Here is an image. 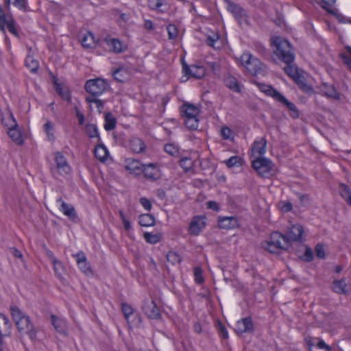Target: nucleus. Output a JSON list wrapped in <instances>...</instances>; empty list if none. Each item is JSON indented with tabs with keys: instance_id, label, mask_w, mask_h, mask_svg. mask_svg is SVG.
I'll return each instance as SVG.
<instances>
[{
	"instance_id": "f257e3e1",
	"label": "nucleus",
	"mask_w": 351,
	"mask_h": 351,
	"mask_svg": "<svg viewBox=\"0 0 351 351\" xmlns=\"http://www.w3.org/2000/svg\"><path fill=\"white\" fill-rule=\"evenodd\" d=\"M10 309L12 317L20 335L21 336L27 335L32 340L35 339L37 330L32 322L30 317L15 305L10 306Z\"/></svg>"
},
{
	"instance_id": "f03ea898",
	"label": "nucleus",
	"mask_w": 351,
	"mask_h": 351,
	"mask_svg": "<svg viewBox=\"0 0 351 351\" xmlns=\"http://www.w3.org/2000/svg\"><path fill=\"white\" fill-rule=\"evenodd\" d=\"M271 46L275 56L284 63H292L295 56L290 43L281 36H273L271 40Z\"/></svg>"
},
{
	"instance_id": "7ed1b4c3",
	"label": "nucleus",
	"mask_w": 351,
	"mask_h": 351,
	"mask_svg": "<svg viewBox=\"0 0 351 351\" xmlns=\"http://www.w3.org/2000/svg\"><path fill=\"white\" fill-rule=\"evenodd\" d=\"M291 246L287 236L274 232L270 234L269 239L262 243V247L271 254H278L281 250L287 251Z\"/></svg>"
},
{
	"instance_id": "20e7f679",
	"label": "nucleus",
	"mask_w": 351,
	"mask_h": 351,
	"mask_svg": "<svg viewBox=\"0 0 351 351\" xmlns=\"http://www.w3.org/2000/svg\"><path fill=\"white\" fill-rule=\"evenodd\" d=\"M241 63L252 75L264 76L267 73V66L250 53H243L240 58Z\"/></svg>"
},
{
	"instance_id": "39448f33",
	"label": "nucleus",
	"mask_w": 351,
	"mask_h": 351,
	"mask_svg": "<svg viewBox=\"0 0 351 351\" xmlns=\"http://www.w3.org/2000/svg\"><path fill=\"white\" fill-rule=\"evenodd\" d=\"M180 112L185 125L190 130H197L199 125V108L193 104H184L180 108Z\"/></svg>"
},
{
	"instance_id": "423d86ee",
	"label": "nucleus",
	"mask_w": 351,
	"mask_h": 351,
	"mask_svg": "<svg viewBox=\"0 0 351 351\" xmlns=\"http://www.w3.org/2000/svg\"><path fill=\"white\" fill-rule=\"evenodd\" d=\"M84 88L90 94L89 97H97L107 90L108 84L101 78L91 79L86 81Z\"/></svg>"
},
{
	"instance_id": "0eeeda50",
	"label": "nucleus",
	"mask_w": 351,
	"mask_h": 351,
	"mask_svg": "<svg viewBox=\"0 0 351 351\" xmlns=\"http://www.w3.org/2000/svg\"><path fill=\"white\" fill-rule=\"evenodd\" d=\"M252 167L262 177H268L272 170V162L265 158L258 157L252 162Z\"/></svg>"
},
{
	"instance_id": "6e6552de",
	"label": "nucleus",
	"mask_w": 351,
	"mask_h": 351,
	"mask_svg": "<svg viewBox=\"0 0 351 351\" xmlns=\"http://www.w3.org/2000/svg\"><path fill=\"white\" fill-rule=\"evenodd\" d=\"M142 309L149 318L159 319L161 316L160 308L152 298H147L143 301Z\"/></svg>"
},
{
	"instance_id": "1a4fd4ad",
	"label": "nucleus",
	"mask_w": 351,
	"mask_h": 351,
	"mask_svg": "<svg viewBox=\"0 0 351 351\" xmlns=\"http://www.w3.org/2000/svg\"><path fill=\"white\" fill-rule=\"evenodd\" d=\"M206 217L203 215L195 216L189 223L188 231L191 235L197 236L205 228Z\"/></svg>"
},
{
	"instance_id": "9d476101",
	"label": "nucleus",
	"mask_w": 351,
	"mask_h": 351,
	"mask_svg": "<svg viewBox=\"0 0 351 351\" xmlns=\"http://www.w3.org/2000/svg\"><path fill=\"white\" fill-rule=\"evenodd\" d=\"M54 159L59 173L69 174L71 172V168L65 156L61 152H56L54 154Z\"/></svg>"
},
{
	"instance_id": "9b49d317",
	"label": "nucleus",
	"mask_w": 351,
	"mask_h": 351,
	"mask_svg": "<svg viewBox=\"0 0 351 351\" xmlns=\"http://www.w3.org/2000/svg\"><path fill=\"white\" fill-rule=\"evenodd\" d=\"M10 121L11 123L7 126L8 127V134L9 136L18 145H21L23 143V140L21 136L20 130L17 128V124L16 120L13 118L12 115L10 116Z\"/></svg>"
},
{
	"instance_id": "f8f14e48",
	"label": "nucleus",
	"mask_w": 351,
	"mask_h": 351,
	"mask_svg": "<svg viewBox=\"0 0 351 351\" xmlns=\"http://www.w3.org/2000/svg\"><path fill=\"white\" fill-rule=\"evenodd\" d=\"M144 177L150 180H156L160 178V173L157 163L144 164L143 172Z\"/></svg>"
},
{
	"instance_id": "ddd939ff",
	"label": "nucleus",
	"mask_w": 351,
	"mask_h": 351,
	"mask_svg": "<svg viewBox=\"0 0 351 351\" xmlns=\"http://www.w3.org/2000/svg\"><path fill=\"white\" fill-rule=\"evenodd\" d=\"M125 168L131 174L138 176L142 173L144 168V164H141L139 160L127 158L125 160Z\"/></svg>"
},
{
	"instance_id": "4468645a",
	"label": "nucleus",
	"mask_w": 351,
	"mask_h": 351,
	"mask_svg": "<svg viewBox=\"0 0 351 351\" xmlns=\"http://www.w3.org/2000/svg\"><path fill=\"white\" fill-rule=\"evenodd\" d=\"M304 233V228L300 224H294L289 228L287 231V237L289 239V241H298L301 242L302 240V234Z\"/></svg>"
},
{
	"instance_id": "2eb2a0df",
	"label": "nucleus",
	"mask_w": 351,
	"mask_h": 351,
	"mask_svg": "<svg viewBox=\"0 0 351 351\" xmlns=\"http://www.w3.org/2000/svg\"><path fill=\"white\" fill-rule=\"evenodd\" d=\"M105 43L108 47L109 49L115 53H119L125 49V46L117 38H114L110 36H106L104 39Z\"/></svg>"
},
{
	"instance_id": "dca6fc26",
	"label": "nucleus",
	"mask_w": 351,
	"mask_h": 351,
	"mask_svg": "<svg viewBox=\"0 0 351 351\" xmlns=\"http://www.w3.org/2000/svg\"><path fill=\"white\" fill-rule=\"evenodd\" d=\"M183 71L186 75L197 79H199L205 75V69L203 66L194 64L190 66L188 65L184 66Z\"/></svg>"
},
{
	"instance_id": "f3484780",
	"label": "nucleus",
	"mask_w": 351,
	"mask_h": 351,
	"mask_svg": "<svg viewBox=\"0 0 351 351\" xmlns=\"http://www.w3.org/2000/svg\"><path fill=\"white\" fill-rule=\"evenodd\" d=\"M236 330L238 332H251L254 330V325L252 319L245 317L238 321L236 324Z\"/></svg>"
},
{
	"instance_id": "a211bd4d",
	"label": "nucleus",
	"mask_w": 351,
	"mask_h": 351,
	"mask_svg": "<svg viewBox=\"0 0 351 351\" xmlns=\"http://www.w3.org/2000/svg\"><path fill=\"white\" fill-rule=\"evenodd\" d=\"M73 256L75 257L78 267L83 273L86 274H91L90 264L88 263L84 252H80Z\"/></svg>"
},
{
	"instance_id": "6ab92c4d",
	"label": "nucleus",
	"mask_w": 351,
	"mask_h": 351,
	"mask_svg": "<svg viewBox=\"0 0 351 351\" xmlns=\"http://www.w3.org/2000/svg\"><path fill=\"white\" fill-rule=\"evenodd\" d=\"M266 145H267V141H266L265 138L263 137L258 140H256L253 143L252 147L251 149L252 155L254 156L256 154H257L259 156L264 155L266 152Z\"/></svg>"
},
{
	"instance_id": "aec40b11",
	"label": "nucleus",
	"mask_w": 351,
	"mask_h": 351,
	"mask_svg": "<svg viewBox=\"0 0 351 351\" xmlns=\"http://www.w3.org/2000/svg\"><path fill=\"white\" fill-rule=\"evenodd\" d=\"M51 323L57 332L67 335V324L64 319L58 317L54 315H51Z\"/></svg>"
},
{
	"instance_id": "412c9836",
	"label": "nucleus",
	"mask_w": 351,
	"mask_h": 351,
	"mask_svg": "<svg viewBox=\"0 0 351 351\" xmlns=\"http://www.w3.org/2000/svg\"><path fill=\"white\" fill-rule=\"evenodd\" d=\"M319 89L322 94L328 98H332L337 100L340 99L339 93L332 84L329 85L326 83H323L319 86Z\"/></svg>"
},
{
	"instance_id": "4be33fe9",
	"label": "nucleus",
	"mask_w": 351,
	"mask_h": 351,
	"mask_svg": "<svg viewBox=\"0 0 351 351\" xmlns=\"http://www.w3.org/2000/svg\"><path fill=\"white\" fill-rule=\"evenodd\" d=\"M129 147L133 153L140 154L145 150L146 145L142 139L134 136L129 141Z\"/></svg>"
},
{
	"instance_id": "5701e85b",
	"label": "nucleus",
	"mask_w": 351,
	"mask_h": 351,
	"mask_svg": "<svg viewBox=\"0 0 351 351\" xmlns=\"http://www.w3.org/2000/svg\"><path fill=\"white\" fill-rule=\"evenodd\" d=\"M58 202H60V210L64 213V215L67 216L70 219L74 220L77 218V215L74 207L70 204H66L62 201L61 198L57 200Z\"/></svg>"
},
{
	"instance_id": "b1692460",
	"label": "nucleus",
	"mask_w": 351,
	"mask_h": 351,
	"mask_svg": "<svg viewBox=\"0 0 351 351\" xmlns=\"http://www.w3.org/2000/svg\"><path fill=\"white\" fill-rule=\"evenodd\" d=\"M12 332V324L9 319L0 313V333L3 337L9 336Z\"/></svg>"
},
{
	"instance_id": "393cba45",
	"label": "nucleus",
	"mask_w": 351,
	"mask_h": 351,
	"mask_svg": "<svg viewBox=\"0 0 351 351\" xmlns=\"http://www.w3.org/2000/svg\"><path fill=\"white\" fill-rule=\"evenodd\" d=\"M4 25L7 26V28L8 29L9 32L16 34V29H15L14 26V21L13 19L8 15H1L0 16V28L1 29H3Z\"/></svg>"
},
{
	"instance_id": "a878e982",
	"label": "nucleus",
	"mask_w": 351,
	"mask_h": 351,
	"mask_svg": "<svg viewBox=\"0 0 351 351\" xmlns=\"http://www.w3.org/2000/svg\"><path fill=\"white\" fill-rule=\"evenodd\" d=\"M223 83L226 86H227L231 90L236 93L241 92V86L237 80L234 76L230 75H225L223 78Z\"/></svg>"
},
{
	"instance_id": "bb28decb",
	"label": "nucleus",
	"mask_w": 351,
	"mask_h": 351,
	"mask_svg": "<svg viewBox=\"0 0 351 351\" xmlns=\"http://www.w3.org/2000/svg\"><path fill=\"white\" fill-rule=\"evenodd\" d=\"M259 90L263 93H265L267 95L272 97L276 100L281 95L276 89H275L272 86L265 84L262 83H256Z\"/></svg>"
},
{
	"instance_id": "cd10ccee",
	"label": "nucleus",
	"mask_w": 351,
	"mask_h": 351,
	"mask_svg": "<svg viewBox=\"0 0 351 351\" xmlns=\"http://www.w3.org/2000/svg\"><path fill=\"white\" fill-rule=\"evenodd\" d=\"M332 289L335 293L339 294L348 295L350 293L347 289L346 280L343 278L334 280Z\"/></svg>"
},
{
	"instance_id": "c85d7f7f",
	"label": "nucleus",
	"mask_w": 351,
	"mask_h": 351,
	"mask_svg": "<svg viewBox=\"0 0 351 351\" xmlns=\"http://www.w3.org/2000/svg\"><path fill=\"white\" fill-rule=\"evenodd\" d=\"M239 226L235 217H221V229H232Z\"/></svg>"
},
{
	"instance_id": "c756f323",
	"label": "nucleus",
	"mask_w": 351,
	"mask_h": 351,
	"mask_svg": "<svg viewBox=\"0 0 351 351\" xmlns=\"http://www.w3.org/2000/svg\"><path fill=\"white\" fill-rule=\"evenodd\" d=\"M82 45L87 49H92L96 46V40L93 35L90 32L84 34L81 38Z\"/></svg>"
},
{
	"instance_id": "7c9ffc66",
	"label": "nucleus",
	"mask_w": 351,
	"mask_h": 351,
	"mask_svg": "<svg viewBox=\"0 0 351 351\" xmlns=\"http://www.w3.org/2000/svg\"><path fill=\"white\" fill-rule=\"evenodd\" d=\"M293 81L298 85V88L303 92L307 94L313 93V87L306 82L305 78L302 75H300V76L296 77V79H295Z\"/></svg>"
},
{
	"instance_id": "2f4dec72",
	"label": "nucleus",
	"mask_w": 351,
	"mask_h": 351,
	"mask_svg": "<svg viewBox=\"0 0 351 351\" xmlns=\"http://www.w3.org/2000/svg\"><path fill=\"white\" fill-rule=\"evenodd\" d=\"M114 78L121 82H123L130 77V73L125 67L117 69L112 73Z\"/></svg>"
},
{
	"instance_id": "473e14b6",
	"label": "nucleus",
	"mask_w": 351,
	"mask_h": 351,
	"mask_svg": "<svg viewBox=\"0 0 351 351\" xmlns=\"http://www.w3.org/2000/svg\"><path fill=\"white\" fill-rule=\"evenodd\" d=\"M285 64L287 65L284 67V71L293 80L301 75L298 68L293 64V62L292 63Z\"/></svg>"
},
{
	"instance_id": "72a5a7b5",
	"label": "nucleus",
	"mask_w": 351,
	"mask_h": 351,
	"mask_svg": "<svg viewBox=\"0 0 351 351\" xmlns=\"http://www.w3.org/2000/svg\"><path fill=\"white\" fill-rule=\"evenodd\" d=\"M95 156L101 162L107 160L108 156V151L104 145H98L95 148Z\"/></svg>"
},
{
	"instance_id": "f704fd0d",
	"label": "nucleus",
	"mask_w": 351,
	"mask_h": 351,
	"mask_svg": "<svg viewBox=\"0 0 351 351\" xmlns=\"http://www.w3.org/2000/svg\"><path fill=\"white\" fill-rule=\"evenodd\" d=\"M339 193L342 198L351 206V190L350 187L344 184L339 185Z\"/></svg>"
},
{
	"instance_id": "c9c22d12",
	"label": "nucleus",
	"mask_w": 351,
	"mask_h": 351,
	"mask_svg": "<svg viewBox=\"0 0 351 351\" xmlns=\"http://www.w3.org/2000/svg\"><path fill=\"white\" fill-rule=\"evenodd\" d=\"M138 223L141 226H152L155 223V219L154 216L150 214H143L139 216Z\"/></svg>"
},
{
	"instance_id": "e433bc0d",
	"label": "nucleus",
	"mask_w": 351,
	"mask_h": 351,
	"mask_svg": "<svg viewBox=\"0 0 351 351\" xmlns=\"http://www.w3.org/2000/svg\"><path fill=\"white\" fill-rule=\"evenodd\" d=\"M234 18L239 22L240 25L242 24H249V16L245 10H244L242 7L240 10L234 14Z\"/></svg>"
},
{
	"instance_id": "4c0bfd02",
	"label": "nucleus",
	"mask_w": 351,
	"mask_h": 351,
	"mask_svg": "<svg viewBox=\"0 0 351 351\" xmlns=\"http://www.w3.org/2000/svg\"><path fill=\"white\" fill-rule=\"evenodd\" d=\"M116 119L110 112H107L105 114V123L104 128L107 131L113 130L116 126Z\"/></svg>"
},
{
	"instance_id": "58836bf2",
	"label": "nucleus",
	"mask_w": 351,
	"mask_h": 351,
	"mask_svg": "<svg viewBox=\"0 0 351 351\" xmlns=\"http://www.w3.org/2000/svg\"><path fill=\"white\" fill-rule=\"evenodd\" d=\"M25 62V66L30 70L31 72L36 73L38 71L39 68L38 62L32 56H27Z\"/></svg>"
},
{
	"instance_id": "ea45409f",
	"label": "nucleus",
	"mask_w": 351,
	"mask_h": 351,
	"mask_svg": "<svg viewBox=\"0 0 351 351\" xmlns=\"http://www.w3.org/2000/svg\"><path fill=\"white\" fill-rule=\"evenodd\" d=\"M86 132L90 138H93L96 137L97 138L98 141H100L98 130L95 124H87L86 125Z\"/></svg>"
},
{
	"instance_id": "a19ab883",
	"label": "nucleus",
	"mask_w": 351,
	"mask_h": 351,
	"mask_svg": "<svg viewBox=\"0 0 351 351\" xmlns=\"http://www.w3.org/2000/svg\"><path fill=\"white\" fill-rule=\"evenodd\" d=\"M276 101L285 105L289 110L295 113L296 116H298V111L297 110V107L295 106V105L293 103L288 101L282 94L280 95V97L278 98Z\"/></svg>"
},
{
	"instance_id": "79ce46f5",
	"label": "nucleus",
	"mask_w": 351,
	"mask_h": 351,
	"mask_svg": "<svg viewBox=\"0 0 351 351\" xmlns=\"http://www.w3.org/2000/svg\"><path fill=\"white\" fill-rule=\"evenodd\" d=\"M56 93L61 96L63 99L69 100L70 94L66 88H64L62 84L55 82Z\"/></svg>"
},
{
	"instance_id": "37998d69",
	"label": "nucleus",
	"mask_w": 351,
	"mask_h": 351,
	"mask_svg": "<svg viewBox=\"0 0 351 351\" xmlns=\"http://www.w3.org/2000/svg\"><path fill=\"white\" fill-rule=\"evenodd\" d=\"M223 162L225 163L228 168H232L233 167L241 166L242 165V159L239 156H234L224 160Z\"/></svg>"
},
{
	"instance_id": "c03bdc74",
	"label": "nucleus",
	"mask_w": 351,
	"mask_h": 351,
	"mask_svg": "<svg viewBox=\"0 0 351 351\" xmlns=\"http://www.w3.org/2000/svg\"><path fill=\"white\" fill-rule=\"evenodd\" d=\"M179 165L184 171H189L193 167V160L190 158L184 157L180 160Z\"/></svg>"
},
{
	"instance_id": "a18cd8bd",
	"label": "nucleus",
	"mask_w": 351,
	"mask_h": 351,
	"mask_svg": "<svg viewBox=\"0 0 351 351\" xmlns=\"http://www.w3.org/2000/svg\"><path fill=\"white\" fill-rule=\"evenodd\" d=\"M44 130L47 136L49 141H54V129L53 125L51 121H47L43 126Z\"/></svg>"
},
{
	"instance_id": "49530a36",
	"label": "nucleus",
	"mask_w": 351,
	"mask_h": 351,
	"mask_svg": "<svg viewBox=\"0 0 351 351\" xmlns=\"http://www.w3.org/2000/svg\"><path fill=\"white\" fill-rule=\"evenodd\" d=\"M86 101L88 104H95L99 113L102 112L104 109V103L101 101V100L98 99L97 97H87L86 98Z\"/></svg>"
},
{
	"instance_id": "de8ad7c7",
	"label": "nucleus",
	"mask_w": 351,
	"mask_h": 351,
	"mask_svg": "<svg viewBox=\"0 0 351 351\" xmlns=\"http://www.w3.org/2000/svg\"><path fill=\"white\" fill-rule=\"evenodd\" d=\"M167 30L168 33L169 39L171 40H176L178 36V29L177 27L173 24H169L167 27Z\"/></svg>"
},
{
	"instance_id": "09e8293b",
	"label": "nucleus",
	"mask_w": 351,
	"mask_h": 351,
	"mask_svg": "<svg viewBox=\"0 0 351 351\" xmlns=\"http://www.w3.org/2000/svg\"><path fill=\"white\" fill-rule=\"evenodd\" d=\"M166 4L165 0H148V6L152 10L162 11L161 7Z\"/></svg>"
},
{
	"instance_id": "8fccbe9b",
	"label": "nucleus",
	"mask_w": 351,
	"mask_h": 351,
	"mask_svg": "<svg viewBox=\"0 0 351 351\" xmlns=\"http://www.w3.org/2000/svg\"><path fill=\"white\" fill-rule=\"evenodd\" d=\"M219 39V36L218 34H213V35H209L206 40V43L207 45L212 47L216 50H218L219 47L215 46V44L218 43V40Z\"/></svg>"
},
{
	"instance_id": "3c124183",
	"label": "nucleus",
	"mask_w": 351,
	"mask_h": 351,
	"mask_svg": "<svg viewBox=\"0 0 351 351\" xmlns=\"http://www.w3.org/2000/svg\"><path fill=\"white\" fill-rule=\"evenodd\" d=\"M144 239L147 243L155 244L160 240V234H152L150 232H145L143 234Z\"/></svg>"
},
{
	"instance_id": "603ef678",
	"label": "nucleus",
	"mask_w": 351,
	"mask_h": 351,
	"mask_svg": "<svg viewBox=\"0 0 351 351\" xmlns=\"http://www.w3.org/2000/svg\"><path fill=\"white\" fill-rule=\"evenodd\" d=\"M223 1L226 3V9L233 15L235 14L241 8L239 4H237L230 0Z\"/></svg>"
},
{
	"instance_id": "864d4df0",
	"label": "nucleus",
	"mask_w": 351,
	"mask_h": 351,
	"mask_svg": "<svg viewBox=\"0 0 351 351\" xmlns=\"http://www.w3.org/2000/svg\"><path fill=\"white\" fill-rule=\"evenodd\" d=\"M167 260L172 264L179 263L181 261V258L178 254L174 252H169L167 254Z\"/></svg>"
},
{
	"instance_id": "5fc2aeb1",
	"label": "nucleus",
	"mask_w": 351,
	"mask_h": 351,
	"mask_svg": "<svg viewBox=\"0 0 351 351\" xmlns=\"http://www.w3.org/2000/svg\"><path fill=\"white\" fill-rule=\"evenodd\" d=\"M221 136H222L224 139L232 140L234 138L233 132L228 127L223 126L221 128Z\"/></svg>"
},
{
	"instance_id": "6e6d98bb",
	"label": "nucleus",
	"mask_w": 351,
	"mask_h": 351,
	"mask_svg": "<svg viewBox=\"0 0 351 351\" xmlns=\"http://www.w3.org/2000/svg\"><path fill=\"white\" fill-rule=\"evenodd\" d=\"M122 312L125 316V318L128 320L129 322L130 317L133 314V308L132 307L125 303L122 304L121 307Z\"/></svg>"
},
{
	"instance_id": "4d7b16f0",
	"label": "nucleus",
	"mask_w": 351,
	"mask_h": 351,
	"mask_svg": "<svg viewBox=\"0 0 351 351\" xmlns=\"http://www.w3.org/2000/svg\"><path fill=\"white\" fill-rule=\"evenodd\" d=\"M195 281L197 284L201 285L204 282L202 270L199 267H195L193 269Z\"/></svg>"
},
{
	"instance_id": "13d9d810",
	"label": "nucleus",
	"mask_w": 351,
	"mask_h": 351,
	"mask_svg": "<svg viewBox=\"0 0 351 351\" xmlns=\"http://www.w3.org/2000/svg\"><path fill=\"white\" fill-rule=\"evenodd\" d=\"M53 265V269L54 271L58 277H61L62 273L64 271V267L62 265V263L58 261V259L54 261L53 263H52Z\"/></svg>"
},
{
	"instance_id": "bf43d9fd",
	"label": "nucleus",
	"mask_w": 351,
	"mask_h": 351,
	"mask_svg": "<svg viewBox=\"0 0 351 351\" xmlns=\"http://www.w3.org/2000/svg\"><path fill=\"white\" fill-rule=\"evenodd\" d=\"M165 151L171 156H176L178 154V147L173 144L165 145Z\"/></svg>"
},
{
	"instance_id": "052dcab7",
	"label": "nucleus",
	"mask_w": 351,
	"mask_h": 351,
	"mask_svg": "<svg viewBox=\"0 0 351 351\" xmlns=\"http://www.w3.org/2000/svg\"><path fill=\"white\" fill-rule=\"evenodd\" d=\"M130 16L129 14L125 13H122L120 14L118 22L119 23L120 25L125 26L126 23H128L130 21Z\"/></svg>"
},
{
	"instance_id": "680f3d73",
	"label": "nucleus",
	"mask_w": 351,
	"mask_h": 351,
	"mask_svg": "<svg viewBox=\"0 0 351 351\" xmlns=\"http://www.w3.org/2000/svg\"><path fill=\"white\" fill-rule=\"evenodd\" d=\"M315 252L318 258H324L325 257L324 246L321 244H317L316 245Z\"/></svg>"
},
{
	"instance_id": "e2e57ef3",
	"label": "nucleus",
	"mask_w": 351,
	"mask_h": 351,
	"mask_svg": "<svg viewBox=\"0 0 351 351\" xmlns=\"http://www.w3.org/2000/svg\"><path fill=\"white\" fill-rule=\"evenodd\" d=\"M10 0H7V3H10ZM13 5L18 8L22 10L26 7L27 0H14L12 2Z\"/></svg>"
},
{
	"instance_id": "0e129e2a",
	"label": "nucleus",
	"mask_w": 351,
	"mask_h": 351,
	"mask_svg": "<svg viewBox=\"0 0 351 351\" xmlns=\"http://www.w3.org/2000/svg\"><path fill=\"white\" fill-rule=\"evenodd\" d=\"M340 57L343 61V62L347 65L349 70L351 71V58L349 57L348 55L346 53H341Z\"/></svg>"
},
{
	"instance_id": "69168bd1",
	"label": "nucleus",
	"mask_w": 351,
	"mask_h": 351,
	"mask_svg": "<svg viewBox=\"0 0 351 351\" xmlns=\"http://www.w3.org/2000/svg\"><path fill=\"white\" fill-rule=\"evenodd\" d=\"M140 202L145 209H146L147 210H151V208H152L151 202L147 198H145V197L141 198Z\"/></svg>"
},
{
	"instance_id": "338daca9",
	"label": "nucleus",
	"mask_w": 351,
	"mask_h": 351,
	"mask_svg": "<svg viewBox=\"0 0 351 351\" xmlns=\"http://www.w3.org/2000/svg\"><path fill=\"white\" fill-rule=\"evenodd\" d=\"M323 4L322 5V7L326 10L327 11H329V8L332 7L333 4L335 3L336 0H322Z\"/></svg>"
},
{
	"instance_id": "774afa93",
	"label": "nucleus",
	"mask_w": 351,
	"mask_h": 351,
	"mask_svg": "<svg viewBox=\"0 0 351 351\" xmlns=\"http://www.w3.org/2000/svg\"><path fill=\"white\" fill-rule=\"evenodd\" d=\"M317 346L320 349H325L326 351H331L332 348L330 346L327 345L323 340L320 339L317 343Z\"/></svg>"
}]
</instances>
